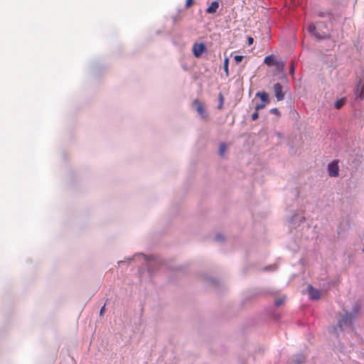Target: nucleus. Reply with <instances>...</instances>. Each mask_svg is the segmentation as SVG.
<instances>
[{
  "label": "nucleus",
  "mask_w": 364,
  "mask_h": 364,
  "mask_svg": "<svg viewBox=\"0 0 364 364\" xmlns=\"http://www.w3.org/2000/svg\"><path fill=\"white\" fill-rule=\"evenodd\" d=\"M326 26L321 23H317L316 25H309L308 30L309 33L317 40H322L329 37L328 33L321 31V28Z\"/></svg>",
  "instance_id": "f257e3e1"
},
{
  "label": "nucleus",
  "mask_w": 364,
  "mask_h": 364,
  "mask_svg": "<svg viewBox=\"0 0 364 364\" xmlns=\"http://www.w3.org/2000/svg\"><path fill=\"white\" fill-rule=\"evenodd\" d=\"M354 319V316L352 314L346 312L344 315H343L341 319L338 320V326L341 331H343L344 327L352 325L353 320Z\"/></svg>",
  "instance_id": "f03ea898"
},
{
  "label": "nucleus",
  "mask_w": 364,
  "mask_h": 364,
  "mask_svg": "<svg viewBox=\"0 0 364 364\" xmlns=\"http://www.w3.org/2000/svg\"><path fill=\"white\" fill-rule=\"evenodd\" d=\"M192 105L196 107V111L202 118L207 117L208 114L202 102H200L198 100H194L192 102Z\"/></svg>",
  "instance_id": "7ed1b4c3"
},
{
  "label": "nucleus",
  "mask_w": 364,
  "mask_h": 364,
  "mask_svg": "<svg viewBox=\"0 0 364 364\" xmlns=\"http://www.w3.org/2000/svg\"><path fill=\"white\" fill-rule=\"evenodd\" d=\"M205 50L204 43H194L193 46V53L195 57L199 58Z\"/></svg>",
  "instance_id": "20e7f679"
},
{
  "label": "nucleus",
  "mask_w": 364,
  "mask_h": 364,
  "mask_svg": "<svg viewBox=\"0 0 364 364\" xmlns=\"http://www.w3.org/2000/svg\"><path fill=\"white\" fill-rule=\"evenodd\" d=\"M264 63L267 64L268 66H272V65H277L278 68H284V63H278L274 56L272 55H267L264 58Z\"/></svg>",
  "instance_id": "39448f33"
},
{
  "label": "nucleus",
  "mask_w": 364,
  "mask_h": 364,
  "mask_svg": "<svg viewBox=\"0 0 364 364\" xmlns=\"http://www.w3.org/2000/svg\"><path fill=\"white\" fill-rule=\"evenodd\" d=\"M274 92L278 101H282L284 98V93L282 91V86L281 84L276 83L274 85Z\"/></svg>",
  "instance_id": "423d86ee"
},
{
  "label": "nucleus",
  "mask_w": 364,
  "mask_h": 364,
  "mask_svg": "<svg viewBox=\"0 0 364 364\" xmlns=\"http://www.w3.org/2000/svg\"><path fill=\"white\" fill-rule=\"evenodd\" d=\"M328 173L331 176H337L338 175V166L336 162H333L328 164Z\"/></svg>",
  "instance_id": "0eeeda50"
},
{
  "label": "nucleus",
  "mask_w": 364,
  "mask_h": 364,
  "mask_svg": "<svg viewBox=\"0 0 364 364\" xmlns=\"http://www.w3.org/2000/svg\"><path fill=\"white\" fill-rule=\"evenodd\" d=\"M308 293L309 297L311 299H318L320 298V292L318 290L315 289L312 286L309 285L308 287Z\"/></svg>",
  "instance_id": "6e6552de"
},
{
  "label": "nucleus",
  "mask_w": 364,
  "mask_h": 364,
  "mask_svg": "<svg viewBox=\"0 0 364 364\" xmlns=\"http://www.w3.org/2000/svg\"><path fill=\"white\" fill-rule=\"evenodd\" d=\"M219 7V3L216 1H214L211 3V4L207 8L206 12L208 14H213L215 13Z\"/></svg>",
  "instance_id": "1a4fd4ad"
},
{
  "label": "nucleus",
  "mask_w": 364,
  "mask_h": 364,
  "mask_svg": "<svg viewBox=\"0 0 364 364\" xmlns=\"http://www.w3.org/2000/svg\"><path fill=\"white\" fill-rule=\"evenodd\" d=\"M257 97H259L265 104L269 102L268 95L265 92H257Z\"/></svg>",
  "instance_id": "9d476101"
},
{
  "label": "nucleus",
  "mask_w": 364,
  "mask_h": 364,
  "mask_svg": "<svg viewBox=\"0 0 364 364\" xmlns=\"http://www.w3.org/2000/svg\"><path fill=\"white\" fill-rule=\"evenodd\" d=\"M345 102H346V99L345 98H341V99L337 100L335 102V107L336 109H338L341 108L344 105Z\"/></svg>",
  "instance_id": "9b49d317"
},
{
  "label": "nucleus",
  "mask_w": 364,
  "mask_h": 364,
  "mask_svg": "<svg viewBox=\"0 0 364 364\" xmlns=\"http://www.w3.org/2000/svg\"><path fill=\"white\" fill-rule=\"evenodd\" d=\"M228 65H229V59H228V58H225L224 60V70L225 72L226 76L229 75Z\"/></svg>",
  "instance_id": "f8f14e48"
},
{
  "label": "nucleus",
  "mask_w": 364,
  "mask_h": 364,
  "mask_svg": "<svg viewBox=\"0 0 364 364\" xmlns=\"http://www.w3.org/2000/svg\"><path fill=\"white\" fill-rule=\"evenodd\" d=\"M225 150H226V145L225 144H221L220 145V149H219V154L221 156H223L225 152Z\"/></svg>",
  "instance_id": "ddd939ff"
},
{
  "label": "nucleus",
  "mask_w": 364,
  "mask_h": 364,
  "mask_svg": "<svg viewBox=\"0 0 364 364\" xmlns=\"http://www.w3.org/2000/svg\"><path fill=\"white\" fill-rule=\"evenodd\" d=\"M359 311H360V307L358 305H356L353 308V312L351 313L354 317L357 315H358L359 314Z\"/></svg>",
  "instance_id": "4468645a"
},
{
  "label": "nucleus",
  "mask_w": 364,
  "mask_h": 364,
  "mask_svg": "<svg viewBox=\"0 0 364 364\" xmlns=\"http://www.w3.org/2000/svg\"><path fill=\"white\" fill-rule=\"evenodd\" d=\"M284 300H285V297L277 299L275 300V305L277 306H279L280 305H282L284 303Z\"/></svg>",
  "instance_id": "2eb2a0df"
},
{
  "label": "nucleus",
  "mask_w": 364,
  "mask_h": 364,
  "mask_svg": "<svg viewBox=\"0 0 364 364\" xmlns=\"http://www.w3.org/2000/svg\"><path fill=\"white\" fill-rule=\"evenodd\" d=\"M242 58H243V56L239 55H235V57H234V60H235V63L237 64L242 61Z\"/></svg>",
  "instance_id": "dca6fc26"
},
{
  "label": "nucleus",
  "mask_w": 364,
  "mask_h": 364,
  "mask_svg": "<svg viewBox=\"0 0 364 364\" xmlns=\"http://www.w3.org/2000/svg\"><path fill=\"white\" fill-rule=\"evenodd\" d=\"M294 72H295V65H294V63L292 61V62L291 63L289 73H290V74H291V75H294Z\"/></svg>",
  "instance_id": "f3484780"
},
{
  "label": "nucleus",
  "mask_w": 364,
  "mask_h": 364,
  "mask_svg": "<svg viewBox=\"0 0 364 364\" xmlns=\"http://www.w3.org/2000/svg\"><path fill=\"white\" fill-rule=\"evenodd\" d=\"M219 100H220V104L218 105V108L222 109L223 105V96L222 93L219 94Z\"/></svg>",
  "instance_id": "a211bd4d"
},
{
  "label": "nucleus",
  "mask_w": 364,
  "mask_h": 364,
  "mask_svg": "<svg viewBox=\"0 0 364 364\" xmlns=\"http://www.w3.org/2000/svg\"><path fill=\"white\" fill-rule=\"evenodd\" d=\"M265 105H266L265 103L258 104L255 107V110L259 111V109L264 108Z\"/></svg>",
  "instance_id": "6ab92c4d"
},
{
  "label": "nucleus",
  "mask_w": 364,
  "mask_h": 364,
  "mask_svg": "<svg viewBox=\"0 0 364 364\" xmlns=\"http://www.w3.org/2000/svg\"><path fill=\"white\" fill-rule=\"evenodd\" d=\"M259 117V114H258V111H256L252 114V119L253 121L257 119Z\"/></svg>",
  "instance_id": "aec40b11"
},
{
  "label": "nucleus",
  "mask_w": 364,
  "mask_h": 364,
  "mask_svg": "<svg viewBox=\"0 0 364 364\" xmlns=\"http://www.w3.org/2000/svg\"><path fill=\"white\" fill-rule=\"evenodd\" d=\"M193 4V0H186V7L189 8Z\"/></svg>",
  "instance_id": "412c9836"
},
{
  "label": "nucleus",
  "mask_w": 364,
  "mask_h": 364,
  "mask_svg": "<svg viewBox=\"0 0 364 364\" xmlns=\"http://www.w3.org/2000/svg\"><path fill=\"white\" fill-rule=\"evenodd\" d=\"M359 97L360 98H363L364 97V86H362L361 88H360V94H359Z\"/></svg>",
  "instance_id": "4be33fe9"
},
{
  "label": "nucleus",
  "mask_w": 364,
  "mask_h": 364,
  "mask_svg": "<svg viewBox=\"0 0 364 364\" xmlns=\"http://www.w3.org/2000/svg\"><path fill=\"white\" fill-rule=\"evenodd\" d=\"M254 39L252 37H248L247 38V43L249 46H251L253 43Z\"/></svg>",
  "instance_id": "5701e85b"
},
{
  "label": "nucleus",
  "mask_w": 364,
  "mask_h": 364,
  "mask_svg": "<svg viewBox=\"0 0 364 364\" xmlns=\"http://www.w3.org/2000/svg\"><path fill=\"white\" fill-rule=\"evenodd\" d=\"M271 112L274 114H279V110L277 109V108H274L271 110Z\"/></svg>",
  "instance_id": "b1692460"
},
{
  "label": "nucleus",
  "mask_w": 364,
  "mask_h": 364,
  "mask_svg": "<svg viewBox=\"0 0 364 364\" xmlns=\"http://www.w3.org/2000/svg\"><path fill=\"white\" fill-rule=\"evenodd\" d=\"M216 240H218V241H220L222 240H223V237L220 235H218L216 237H215Z\"/></svg>",
  "instance_id": "393cba45"
},
{
  "label": "nucleus",
  "mask_w": 364,
  "mask_h": 364,
  "mask_svg": "<svg viewBox=\"0 0 364 364\" xmlns=\"http://www.w3.org/2000/svg\"><path fill=\"white\" fill-rule=\"evenodd\" d=\"M105 306H103L101 309H100V316H102L103 313H104V311H105Z\"/></svg>",
  "instance_id": "a878e982"
}]
</instances>
